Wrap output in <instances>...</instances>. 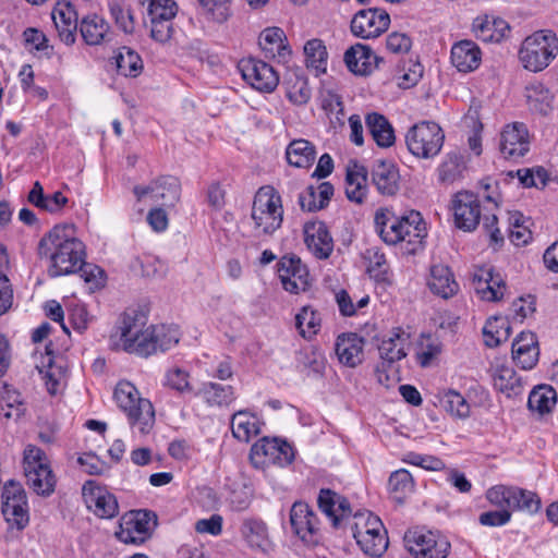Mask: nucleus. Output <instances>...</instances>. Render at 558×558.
Instances as JSON below:
<instances>
[{"instance_id": "f3484780", "label": "nucleus", "mask_w": 558, "mask_h": 558, "mask_svg": "<svg viewBox=\"0 0 558 558\" xmlns=\"http://www.w3.org/2000/svg\"><path fill=\"white\" fill-rule=\"evenodd\" d=\"M390 24V16L385 10L367 9L359 11L351 21V32L364 39L378 37Z\"/></svg>"}, {"instance_id": "a211bd4d", "label": "nucleus", "mask_w": 558, "mask_h": 558, "mask_svg": "<svg viewBox=\"0 0 558 558\" xmlns=\"http://www.w3.org/2000/svg\"><path fill=\"white\" fill-rule=\"evenodd\" d=\"M499 149L505 158L518 159L530 150V133L524 123L512 122L500 132Z\"/></svg>"}, {"instance_id": "58836bf2", "label": "nucleus", "mask_w": 558, "mask_h": 558, "mask_svg": "<svg viewBox=\"0 0 558 558\" xmlns=\"http://www.w3.org/2000/svg\"><path fill=\"white\" fill-rule=\"evenodd\" d=\"M494 387L506 397H517L523 392V384L515 371L507 365H497L493 372Z\"/></svg>"}, {"instance_id": "9d476101", "label": "nucleus", "mask_w": 558, "mask_h": 558, "mask_svg": "<svg viewBox=\"0 0 558 558\" xmlns=\"http://www.w3.org/2000/svg\"><path fill=\"white\" fill-rule=\"evenodd\" d=\"M156 524V515L148 510H133L120 519L116 536L125 544H142L148 537L151 527Z\"/></svg>"}, {"instance_id": "680f3d73", "label": "nucleus", "mask_w": 558, "mask_h": 558, "mask_svg": "<svg viewBox=\"0 0 558 558\" xmlns=\"http://www.w3.org/2000/svg\"><path fill=\"white\" fill-rule=\"evenodd\" d=\"M209 20L222 24L231 16L232 0H198Z\"/></svg>"}, {"instance_id": "3c124183", "label": "nucleus", "mask_w": 558, "mask_h": 558, "mask_svg": "<svg viewBox=\"0 0 558 558\" xmlns=\"http://www.w3.org/2000/svg\"><path fill=\"white\" fill-rule=\"evenodd\" d=\"M556 404V391L550 386H538L529 396V409L538 414H545L553 410Z\"/></svg>"}, {"instance_id": "5fc2aeb1", "label": "nucleus", "mask_w": 558, "mask_h": 558, "mask_svg": "<svg viewBox=\"0 0 558 558\" xmlns=\"http://www.w3.org/2000/svg\"><path fill=\"white\" fill-rule=\"evenodd\" d=\"M153 340L158 351H167L178 344L180 340V330L173 325L151 326Z\"/></svg>"}, {"instance_id": "f704fd0d", "label": "nucleus", "mask_w": 558, "mask_h": 558, "mask_svg": "<svg viewBox=\"0 0 558 558\" xmlns=\"http://www.w3.org/2000/svg\"><path fill=\"white\" fill-rule=\"evenodd\" d=\"M372 180L379 193L393 195L398 191L399 171L393 162L377 160L373 166Z\"/></svg>"}, {"instance_id": "7ed1b4c3", "label": "nucleus", "mask_w": 558, "mask_h": 558, "mask_svg": "<svg viewBox=\"0 0 558 558\" xmlns=\"http://www.w3.org/2000/svg\"><path fill=\"white\" fill-rule=\"evenodd\" d=\"M283 222V206L280 194L271 185H264L254 195L251 210V227L254 236L269 239Z\"/></svg>"}, {"instance_id": "2f4dec72", "label": "nucleus", "mask_w": 558, "mask_h": 558, "mask_svg": "<svg viewBox=\"0 0 558 558\" xmlns=\"http://www.w3.org/2000/svg\"><path fill=\"white\" fill-rule=\"evenodd\" d=\"M472 27L476 38L484 43H499L509 32L505 20L489 15L477 16Z\"/></svg>"}, {"instance_id": "6e6552de", "label": "nucleus", "mask_w": 558, "mask_h": 558, "mask_svg": "<svg viewBox=\"0 0 558 558\" xmlns=\"http://www.w3.org/2000/svg\"><path fill=\"white\" fill-rule=\"evenodd\" d=\"M146 8V25L150 29V37L159 43H168L173 35V20L178 13L174 0H141Z\"/></svg>"}, {"instance_id": "423d86ee", "label": "nucleus", "mask_w": 558, "mask_h": 558, "mask_svg": "<svg viewBox=\"0 0 558 558\" xmlns=\"http://www.w3.org/2000/svg\"><path fill=\"white\" fill-rule=\"evenodd\" d=\"M23 469L27 485L36 494L49 496L53 493L56 477L46 453L34 445H27L23 453Z\"/></svg>"}, {"instance_id": "de8ad7c7", "label": "nucleus", "mask_w": 558, "mask_h": 558, "mask_svg": "<svg viewBox=\"0 0 558 558\" xmlns=\"http://www.w3.org/2000/svg\"><path fill=\"white\" fill-rule=\"evenodd\" d=\"M384 529L381 520L369 511L357 512L351 525L356 543L368 537L371 534H375V532H383Z\"/></svg>"}, {"instance_id": "864d4df0", "label": "nucleus", "mask_w": 558, "mask_h": 558, "mask_svg": "<svg viewBox=\"0 0 558 558\" xmlns=\"http://www.w3.org/2000/svg\"><path fill=\"white\" fill-rule=\"evenodd\" d=\"M118 72L124 76L136 77L143 70L138 53L128 47H122L116 57Z\"/></svg>"}, {"instance_id": "4d7b16f0", "label": "nucleus", "mask_w": 558, "mask_h": 558, "mask_svg": "<svg viewBox=\"0 0 558 558\" xmlns=\"http://www.w3.org/2000/svg\"><path fill=\"white\" fill-rule=\"evenodd\" d=\"M276 442V438L264 437L252 446L250 459L255 468H264L271 463Z\"/></svg>"}, {"instance_id": "cd10ccee", "label": "nucleus", "mask_w": 558, "mask_h": 558, "mask_svg": "<svg viewBox=\"0 0 558 558\" xmlns=\"http://www.w3.org/2000/svg\"><path fill=\"white\" fill-rule=\"evenodd\" d=\"M47 363L43 362L41 366H37L39 374L50 395L60 393L66 385V367L61 357H52L47 352Z\"/></svg>"}, {"instance_id": "c756f323", "label": "nucleus", "mask_w": 558, "mask_h": 558, "mask_svg": "<svg viewBox=\"0 0 558 558\" xmlns=\"http://www.w3.org/2000/svg\"><path fill=\"white\" fill-rule=\"evenodd\" d=\"M482 61V52L472 40H461L451 48V63L459 72H472Z\"/></svg>"}, {"instance_id": "c9c22d12", "label": "nucleus", "mask_w": 558, "mask_h": 558, "mask_svg": "<svg viewBox=\"0 0 558 558\" xmlns=\"http://www.w3.org/2000/svg\"><path fill=\"white\" fill-rule=\"evenodd\" d=\"M409 333L401 328H393L387 338H384L378 350L380 357L393 363L407 355L405 348L409 343Z\"/></svg>"}, {"instance_id": "2eb2a0df", "label": "nucleus", "mask_w": 558, "mask_h": 558, "mask_svg": "<svg viewBox=\"0 0 558 558\" xmlns=\"http://www.w3.org/2000/svg\"><path fill=\"white\" fill-rule=\"evenodd\" d=\"M277 271L283 289L290 293L299 294L311 286L308 269L298 256L281 257Z\"/></svg>"}, {"instance_id": "ea45409f", "label": "nucleus", "mask_w": 558, "mask_h": 558, "mask_svg": "<svg viewBox=\"0 0 558 558\" xmlns=\"http://www.w3.org/2000/svg\"><path fill=\"white\" fill-rule=\"evenodd\" d=\"M286 158L290 166L306 169L316 159V148L307 140H293L286 148Z\"/></svg>"}, {"instance_id": "774afa93", "label": "nucleus", "mask_w": 558, "mask_h": 558, "mask_svg": "<svg viewBox=\"0 0 558 558\" xmlns=\"http://www.w3.org/2000/svg\"><path fill=\"white\" fill-rule=\"evenodd\" d=\"M0 409L5 418L19 417L23 411L20 393L4 387L0 398Z\"/></svg>"}, {"instance_id": "72a5a7b5", "label": "nucleus", "mask_w": 558, "mask_h": 558, "mask_svg": "<svg viewBox=\"0 0 558 558\" xmlns=\"http://www.w3.org/2000/svg\"><path fill=\"white\" fill-rule=\"evenodd\" d=\"M78 29L83 40L89 46L104 44L110 34L109 23L96 13L84 16L80 22Z\"/></svg>"}, {"instance_id": "bb28decb", "label": "nucleus", "mask_w": 558, "mask_h": 558, "mask_svg": "<svg viewBox=\"0 0 558 558\" xmlns=\"http://www.w3.org/2000/svg\"><path fill=\"white\" fill-rule=\"evenodd\" d=\"M146 316L136 310H128L123 313L119 330V345L123 350H136L134 347L135 337L147 327Z\"/></svg>"}, {"instance_id": "0e129e2a", "label": "nucleus", "mask_w": 558, "mask_h": 558, "mask_svg": "<svg viewBox=\"0 0 558 558\" xmlns=\"http://www.w3.org/2000/svg\"><path fill=\"white\" fill-rule=\"evenodd\" d=\"M365 258L368 262L367 270L378 280L387 281L388 264L385 254L377 247H371L365 252Z\"/></svg>"}, {"instance_id": "37998d69", "label": "nucleus", "mask_w": 558, "mask_h": 558, "mask_svg": "<svg viewBox=\"0 0 558 558\" xmlns=\"http://www.w3.org/2000/svg\"><path fill=\"white\" fill-rule=\"evenodd\" d=\"M28 201L36 207L54 214L62 210L69 199L61 192H54L52 195H45L43 185L36 181L28 194Z\"/></svg>"}, {"instance_id": "4468645a", "label": "nucleus", "mask_w": 558, "mask_h": 558, "mask_svg": "<svg viewBox=\"0 0 558 558\" xmlns=\"http://www.w3.org/2000/svg\"><path fill=\"white\" fill-rule=\"evenodd\" d=\"M290 524L293 533L305 544H316L319 539L320 522L314 510L302 501H296L290 510Z\"/></svg>"}, {"instance_id": "39448f33", "label": "nucleus", "mask_w": 558, "mask_h": 558, "mask_svg": "<svg viewBox=\"0 0 558 558\" xmlns=\"http://www.w3.org/2000/svg\"><path fill=\"white\" fill-rule=\"evenodd\" d=\"M522 66L537 73L545 70L558 56V37L550 29L536 31L522 41L519 52Z\"/></svg>"}, {"instance_id": "1a4fd4ad", "label": "nucleus", "mask_w": 558, "mask_h": 558, "mask_svg": "<svg viewBox=\"0 0 558 558\" xmlns=\"http://www.w3.org/2000/svg\"><path fill=\"white\" fill-rule=\"evenodd\" d=\"M408 550L416 558H446L450 543L438 532L410 530L404 535Z\"/></svg>"}, {"instance_id": "c85d7f7f", "label": "nucleus", "mask_w": 558, "mask_h": 558, "mask_svg": "<svg viewBox=\"0 0 558 558\" xmlns=\"http://www.w3.org/2000/svg\"><path fill=\"white\" fill-rule=\"evenodd\" d=\"M364 339L356 333H343L337 338L336 354L343 365L355 367L364 359Z\"/></svg>"}, {"instance_id": "9b49d317", "label": "nucleus", "mask_w": 558, "mask_h": 558, "mask_svg": "<svg viewBox=\"0 0 558 558\" xmlns=\"http://www.w3.org/2000/svg\"><path fill=\"white\" fill-rule=\"evenodd\" d=\"M2 513L12 527L23 530L29 521L26 494L23 487L13 481L8 482L2 492Z\"/></svg>"}, {"instance_id": "a18cd8bd", "label": "nucleus", "mask_w": 558, "mask_h": 558, "mask_svg": "<svg viewBox=\"0 0 558 558\" xmlns=\"http://www.w3.org/2000/svg\"><path fill=\"white\" fill-rule=\"evenodd\" d=\"M241 533L252 548L267 551L270 547L267 526L262 520L246 519L242 523Z\"/></svg>"}, {"instance_id": "49530a36", "label": "nucleus", "mask_w": 558, "mask_h": 558, "mask_svg": "<svg viewBox=\"0 0 558 558\" xmlns=\"http://www.w3.org/2000/svg\"><path fill=\"white\" fill-rule=\"evenodd\" d=\"M511 335V327L506 317L494 316L490 317L484 328L483 336L487 347L494 348L501 342L507 341Z\"/></svg>"}, {"instance_id": "69168bd1", "label": "nucleus", "mask_w": 558, "mask_h": 558, "mask_svg": "<svg viewBox=\"0 0 558 558\" xmlns=\"http://www.w3.org/2000/svg\"><path fill=\"white\" fill-rule=\"evenodd\" d=\"M287 97L298 106L308 102L311 99V88L304 77L295 76L287 83Z\"/></svg>"}, {"instance_id": "dca6fc26", "label": "nucleus", "mask_w": 558, "mask_h": 558, "mask_svg": "<svg viewBox=\"0 0 558 558\" xmlns=\"http://www.w3.org/2000/svg\"><path fill=\"white\" fill-rule=\"evenodd\" d=\"M240 70L244 81L256 90L271 93L279 84L278 73L263 60L255 58L242 60Z\"/></svg>"}, {"instance_id": "473e14b6", "label": "nucleus", "mask_w": 558, "mask_h": 558, "mask_svg": "<svg viewBox=\"0 0 558 558\" xmlns=\"http://www.w3.org/2000/svg\"><path fill=\"white\" fill-rule=\"evenodd\" d=\"M427 284L434 294L442 299H449L459 291V284L452 271L442 264L432 266Z\"/></svg>"}, {"instance_id": "f03ea898", "label": "nucleus", "mask_w": 558, "mask_h": 558, "mask_svg": "<svg viewBox=\"0 0 558 558\" xmlns=\"http://www.w3.org/2000/svg\"><path fill=\"white\" fill-rule=\"evenodd\" d=\"M374 226L376 233L388 245L404 244L409 254H415L423 248L427 235L426 223L418 211L397 216L389 208L381 207L375 211Z\"/></svg>"}, {"instance_id": "7c9ffc66", "label": "nucleus", "mask_w": 558, "mask_h": 558, "mask_svg": "<svg viewBox=\"0 0 558 558\" xmlns=\"http://www.w3.org/2000/svg\"><path fill=\"white\" fill-rule=\"evenodd\" d=\"M345 195L357 204L363 203L367 195V170L356 161L347 166Z\"/></svg>"}, {"instance_id": "79ce46f5", "label": "nucleus", "mask_w": 558, "mask_h": 558, "mask_svg": "<svg viewBox=\"0 0 558 558\" xmlns=\"http://www.w3.org/2000/svg\"><path fill=\"white\" fill-rule=\"evenodd\" d=\"M439 405L453 418L465 420L471 414L466 399L457 390L447 389L437 395Z\"/></svg>"}, {"instance_id": "5701e85b", "label": "nucleus", "mask_w": 558, "mask_h": 558, "mask_svg": "<svg viewBox=\"0 0 558 558\" xmlns=\"http://www.w3.org/2000/svg\"><path fill=\"white\" fill-rule=\"evenodd\" d=\"M304 242L308 251L318 259H326L333 250V240L322 221H311L304 226Z\"/></svg>"}, {"instance_id": "e2e57ef3", "label": "nucleus", "mask_w": 558, "mask_h": 558, "mask_svg": "<svg viewBox=\"0 0 558 558\" xmlns=\"http://www.w3.org/2000/svg\"><path fill=\"white\" fill-rule=\"evenodd\" d=\"M165 385L180 393L195 392L190 384V373L179 366H172L166 372Z\"/></svg>"}, {"instance_id": "a19ab883", "label": "nucleus", "mask_w": 558, "mask_h": 558, "mask_svg": "<svg viewBox=\"0 0 558 558\" xmlns=\"http://www.w3.org/2000/svg\"><path fill=\"white\" fill-rule=\"evenodd\" d=\"M231 430L234 438L248 442L259 434L258 420L255 415L245 410H240L231 416Z\"/></svg>"}, {"instance_id": "4be33fe9", "label": "nucleus", "mask_w": 558, "mask_h": 558, "mask_svg": "<svg viewBox=\"0 0 558 558\" xmlns=\"http://www.w3.org/2000/svg\"><path fill=\"white\" fill-rule=\"evenodd\" d=\"M51 19L60 40L65 45H73L80 27L74 7L68 1H58L51 12Z\"/></svg>"}, {"instance_id": "052dcab7", "label": "nucleus", "mask_w": 558, "mask_h": 558, "mask_svg": "<svg viewBox=\"0 0 558 558\" xmlns=\"http://www.w3.org/2000/svg\"><path fill=\"white\" fill-rule=\"evenodd\" d=\"M109 12L119 28L126 34L133 33L135 23L131 8L128 4L119 1H110Z\"/></svg>"}, {"instance_id": "f257e3e1", "label": "nucleus", "mask_w": 558, "mask_h": 558, "mask_svg": "<svg viewBox=\"0 0 558 558\" xmlns=\"http://www.w3.org/2000/svg\"><path fill=\"white\" fill-rule=\"evenodd\" d=\"M84 244L73 225H57L38 243V255L49 260L50 277L69 275L84 265Z\"/></svg>"}, {"instance_id": "8fccbe9b", "label": "nucleus", "mask_w": 558, "mask_h": 558, "mask_svg": "<svg viewBox=\"0 0 558 558\" xmlns=\"http://www.w3.org/2000/svg\"><path fill=\"white\" fill-rule=\"evenodd\" d=\"M304 54L307 68L315 71L316 75L327 70L328 52L320 39H311L304 46Z\"/></svg>"}, {"instance_id": "0eeeda50", "label": "nucleus", "mask_w": 558, "mask_h": 558, "mask_svg": "<svg viewBox=\"0 0 558 558\" xmlns=\"http://www.w3.org/2000/svg\"><path fill=\"white\" fill-rule=\"evenodd\" d=\"M445 142L442 129L433 121H421L405 133L408 150L416 158L433 159L440 153Z\"/></svg>"}, {"instance_id": "6e6d98bb", "label": "nucleus", "mask_w": 558, "mask_h": 558, "mask_svg": "<svg viewBox=\"0 0 558 558\" xmlns=\"http://www.w3.org/2000/svg\"><path fill=\"white\" fill-rule=\"evenodd\" d=\"M389 492L392 494L393 499L402 501L403 498L412 493L414 488V482L409 471L401 469L395 471L388 481Z\"/></svg>"}, {"instance_id": "13d9d810", "label": "nucleus", "mask_w": 558, "mask_h": 558, "mask_svg": "<svg viewBox=\"0 0 558 558\" xmlns=\"http://www.w3.org/2000/svg\"><path fill=\"white\" fill-rule=\"evenodd\" d=\"M441 352L440 341L432 336H423L416 350L417 363L423 366H429Z\"/></svg>"}, {"instance_id": "a878e982", "label": "nucleus", "mask_w": 558, "mask_h": 558, "mask_svg": "<svg viewBox=\"0 0 558 558\" xmlns=\"http://www.w3.org/2000/svg\"><path fill=\"white\" fill-rule=\"evenodd\" d=\"M209 408H228L236 399L235 390L230 385H222L215 381H204L194 392Z\"/></svg>"}, {"instance_id": "6ab92c4d", "label": "nucleus", "mask_w": 558, "mask_h": 558, "mask_svg": "<svg viewBox=\"0 0 558 558\" xmlns=\"http://www.w3.org/2000/svg\"><path fill=\"white\" fill-rule=\"evenodd\" d=\"M456 226L464 231H473L481 220L478 197L471 192H458L452 199Z\"/></svg>"}, {"instance_id": "f8f14e48", "label": "nucleus", "mask_w": 558, "mask_h": 558, "mask_svg": "<svg viewBox=\"0 0 558 558\" xmlns=\"http://www.w3.org/2000/svg\"><path fill=\"white\" fill-rule=\"evenodd\" d=\"M180 182L177 178L166 175L150 182L146 186H135L134 194L138 201L161 206H173L180 198Z\"/></svg>"}, {"instance_id": "09e8293b", "label": "nucleus", "mask_w": 558, "mask_h": 558, "mask_svg": "<svg viewBox=\"0 0 558 558\" xmlns=\"http://www.w3.org/2000/svg\"><path fill=\"white\" fill-rule=\"evenodd\" d=\"M525 96L530 108L541 114H547L553 109L554 96L542 83L529 85Z\"/></svg>"}, {"instance_id": "20e7f679", "label": "nucleus", "mask_w": 558, "mask_h": 558, "mask_svg": "<svg viewBox=\"0 0 558 558\" xmlns=\"http://www.w3.org/2000/svg\"><path fill=\"white\" fill-rule=\"evenodd\" d=\"M114 400L128 418L134 435L145 436L155 425V409L153 403L142 398L137 388L130 381H120L114 389Z\"/></svg>"}, {"instance_id": "412c9836", "label": "nucleus", "mask_w": 558, "mask_h": 558, "mask_svg": "<svg viewBox=\"0 0 558 558\" xmlns=\"http://www.w3.org/2000/svg\"><path fill=\"white\" fill-rule=\"evenodd\" d=\"M258 45L265 58L283 64L289 62L291 49L284 32L280 27L265 28L259 35Z\"/></svg>"}, {"instance_id": "bf43d9fd", "label": "nucleus", "mask_w": 558, "mask_h": 558, "mask_svg": "<svg viewBox=\"0 0 558 558\" xmlns=\"http://www.w3.org/2000/svg\"><path fill=\"white\" fill-rule=\"evenodd\" d=\"M514 490V486L496 485L486 492V498L500 510L507 509L511 512L515 502Z\"/></svg>"}, {"instance_id": "e433bc0d", "label": "nucleus", "mask_w": 558, "mask_h": 558, "mask_svg": "<svg viewBox=\"0 0 558 558\" xmlns=\"http://www.w3.org/2000/svg\"><path fill=\"white\" fill-rule=\"evenodd\" d=\"M376 60L372 50L362 44H356L344 53V62L348 69L359 75H367L373 71Z\"/></svg>"}, {"instance_id": "b1692460", "label": "nucleus", "mask_w": 558, "mask_h": 558, "mask_svg": "<svg viewBox=\"0 0 558 558\" xmlns=\"http://www.w3.org/2000/svg\"><path fill=\"white\" fill-rule=\"evenodd\" d=\"M317 504L320 511L330 520L335 527L351 514L348 499L330 488H322L319 490Z\"/></svg>"}, {"instance_id": "4c0bfd02", "label": "nucleus", "mask_w": 558, "mask_h": 558, "mask_svg": "<svg viewBox=\"0 0 558 558\" xmlns=\"http://www.w3.org/2000/svg\"><path fill=\"white\" fill-rule=\"evenodd\" d=\"M365 123L372 138L379 147H390L395 144V131L387 118L377 112L367 113Z\"/></svg>"}, {"instance_id": "338daca9", "label": "nucleus", "mask_w": 558, "mask_h": 558, "mask_svg": "<svg viewBox=\"0 0 558 558\" xmlns=\"http://www.w3.org/2000/svg\"><path fill=\"white\" fill-rule=\"evenodd\" d=\"M361 549L371 557H380L388 547L387 532L384 529L383 532H375L368 537L357 542Z\"/></svg>"}, {"instance_id": "aec40b11", "label": "nucleus", "mask_w": 558, "mask_h": 558, "mask_svg": "<svg viewBox=\"0 0 558 558\" xmlns=\"http://www.w3.org/2000/svg\"><path fill=\"white\" fill-rule=\"evenodd\" d=\"M474 289L477 295L489 302L500 301L507 290L499 274H494L490 267H480L473 274Z\"/></svg>"}, {"instance_id": "c03bdc74", "label": "nucleus", "mask_w": 558, "mask_h": 558, "mask_svg": "<svg viewBox=\"0 0 558 558\" xmlns=\"http://www.w3.org/2000/svg\"><path fill=\"white\" fill-rule=\"evenodd\" d=\"M465 169L466 166L462 156L457 153H449L436 169L437 179L441 184H452L462 179Z\"/></svg>"}, {"instance_id": "393cba45", "label": "nucleus", "mask_w": 558, "mask_h": 558, "mask_svg": "<svg viewBox=\"0 0 558 558\" xmlns=\"http://www.w3.org/2000/svg\"><path fill=\"white\" fill-rule=\"evenodd\" d=\"M539 356L536 336L531 331L520 332L512 343V359L522 369H532Z\"/></svg>"}, {"instance_id": "603ef678", "label": "nucleus", "mask_w": 558, "mask_h": 558, "mask_svg": "<svg viewBox=\"0 0 558 558\" xmlns=\"http://www.w3.org/2000/svg\"><path fill=\"white\" fill-rule=\"evenodd\" d=\"M320 315L311 306H303L295 316V326L303 338L311 339L320 328Z\"/></svg>"}, {"instance_id": "ddd939ff", "label": "nucleus", "mask_w": 558, "mask_h": 558, "mask_svg": "<svg viewBox=\"0 0 558 558\" xmlns=\"http://www.w3.org/2000/svg\"><path fill=\"white\" fill-rule=\"evenodd\" d=\"M85 505L100 519H112L119 514V504L114 494L96 481H87L82 488Z\"/></svg>"}]
</instances>
